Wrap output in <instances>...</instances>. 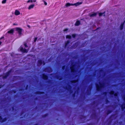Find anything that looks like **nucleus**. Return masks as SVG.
<instances>
[{
    "instance_id": "obj_28",
    "label": "nucleus",
    "mask_w": 125,
    "mask_h": 125,
    "mask_svg": "<svg viewBox=\"0 0 125 125\" xmlns=\"http://www.w3.org/2000/svg\"><path fill=\"white\" fill-rule=\"evenodd\" d=\"M1 43H2V42H0V45L1 44Z\"/></svg>"
},
{
    "instance_id": "obj_11",
    "label": "nucleus",
    "mask_w": 125,
    "mask_h": 125,
    "mask_svg": "<svg viewBox=\"0 0 125 125\" xmlns=\"http://www.w3.org/2000/svg\"><path fill=\"white\" fill-rule=\"evenodd\" d=\"M96 14L95 13L93 14L90 15V16L91 17H94L96 16Z\"/></svg>"
},
{
    "instance_id": "obj_29",
    "label": "nucleus",
    "mask_w": 125,
    "mask_h": 125,
    "mask_svg": "<svg viewBox=\"0 0 125 125\" xmlns=\"http://www.w3.org/2000/svg\"><path fill=\"white\" fill-rule=\"evenodd\" d=\"M97 89H98V87H97Z\"/></svg>"
},
{
    "instance_id": "obj_30",
    "label": "nucleus",
    "mask_w": 125,
    "mask_h": 125,
    "mask_svg": "<svg viewBox=\"0 0 125 125\" xmlns=\"http://www.w3.org/2000/svg\"><path fill=\"white\" fill-rule=\"evenodd\" d=\"M44 63H43V65H44Z\"/></svg>"
},
{
    "instance_id": "obj_7",
    "label": "nucleus",
    "mask_w": 125,
    "mask_h": 125,
    "mask_svg": "<svg viewBox=\"0 0 125 125\" xmlns=\"http://www.w3.org/2000/svg\"><path fill=\"white\" fill-rule=\"evenodd\" d=\"M34 6V4H31L30 5L28 8V9L29 10H30L31 8H33Z\"/></svg>"
},
{
    "instance_id": "obj_18",
    "label": "nucleus",
    "mask_w": 125,
    "mask_h": 125,
    "mask_svg": "<svg viewBox=\"0 0 125 125\" xmlns=\"http://www.w3.org/2000/svg\"><path fill=\"white\" fill-rule=\"evenodd\" d=\"M103 14V13H99V16H101Z\"/></svg>"
},
{
    "instance_id": "obj_13",
    "label": "nucleus",
    "mask_w": 125,
    "mask_h": 125,
    "mask_svg": "<svg viewBox=\"0 0 125 125\" xmlns=\"http://www.w3.org/2000/svg\"><path fill=\"white\" fill-rule=\"evenodd\" d=\"M6 0H3L2 1V4H4L6 3Z\"/></svg>"
},
{
    "instance_id": "obj_21",
    "label": "nucleus",
    "mask_w": 125,
    "mask_h": 125,
    "mask_svg": "<svg viewBox=\"0 0 125 125\" xmlns=\"http://www.w3.org/2000/svg\"><path fill=\"white\" fill-rule=\"evenodd\" d=\"M110 93L111 94H113L114 92L113 91H111V92Z\"/></svg>"
},
{
    "instance_id": "obj_10",
    "label": "nucleus",
    "mask_w": 125,
    "mask_h": 125,
    "mask_svg": "<svg viewBox=\"0 0 125 125\" xmlns=\"http://www.w3.org/2000/svg\"><path fill=\"white\" fill-rule=\"evenodd\" d=\"M43 78L44 79H46L47 78V77L46 75L43 74Z\"/></svg>"
},
{
    "instance_id": "obj_16",
    "label": "nucleus",
    "mask_w": 125,
    "mask_h": 125,
    "mask_svg": "<svg viewBox=\"0 0 125 125\" xmlns=\"http://www.w3.org/2000/svg\"><path fill=\"white\" fill-rule=\"evenodd\" d=\"M44 2V4L45 5H47V3L45 1H43Z\"/></svg>"
},
{
    "instance_id": "obj_4",
    "label": "nucleus",
    "mask_w": 125,
    "mask_h": 125,
    "mask_svg": "<svg viewBox=\"0 0 125 125\" xmlns=\"http://www.w3.org/2000/svg\"><path fill=\"white\" fill-rule=\"evenodd\" d=\"M82 3V2H77L76 3L73 4V6H77L81 4Z\"/></svg>"
},
{
    "instance_id": "obj_24",
    "label": "nucleus",
    "mask_w": 125,
    "mask_h": 125,
    "mask_svg": "<svg viewBox=\"0 0 125 125\" xmlns=\"http://www.w3.org/2000/svg\"><path fill=\"white\" fill-rule=\"evenodd\" d=\"M4 37H1L0 38V39L1 40V39H3L4 38Z\"/></svg>"
},
{
    "instance_id": "obj_3",
    "label": "nucleus",
    "mask_w": 125,
    "mask_h": 125,
    "mask_svg": "<svg viewBox=\"0 0 125 125\" xmlns=\"http://www.w3.org/2000/svg\"><path fill=\"white\" fill-rule=\"evenodd\" d=\"M73 4L70 3H67L66 4L65 6L66 8H67L70 6H73Z\"/></svg>"
},
{
    "instance_id": "obj_2",
    "label": "nucleus",
    "mask_w": 125,
    "mask_h": 125,
    "mask_svg": "<svg viewBox=\"0 0 125 125\" xmlns=\"http://www.w3.org/2000/svg\"><path fill=\"white\" fill-rule=\"evenodd\" d=\"M20 50L21 52H27L28 50L25 49H24L22 47H21L20 48Z\"/></svg>"
},
{
    "instance_id": "obj_26",
    "label": "nucleus",
    "mask_w": 125,
    "mask_h": 125,
    "mask_svg": "<svg viewBox=\"0 0 125 125\" xmlns=\"http://www.w3.org/2000/svg\"><path fill=\"white\" fill-rule=\"evenodd\" d=\"M27 27H28L29 28H30V26L29 25H28L27 26Z\"/></svg>"
},
{
    "instance_id": "obj_20",
    "label": "nucleus",
    "mask_w": 125,
    "mask_h": 125,
    "mask_svg": "<svg viewBox=\"0 0 125 125\" xmlns=\"http://www.w3.org/2000/svg\"><path fill=\"white\" fill-rule=\"evenodd\" d=\"M37 38H35V39H34V42H35L36 40H37Z\"/></svg>"
},
{
    "instance_id": "obj_5",
    "label": "nucleus",
    "mask_w": 125,
    "mask_h": 125,
    "mask_svg": "<svg viewBox=\"0 0 125 125\" xmlns=\"http://www.w3.org/2000/svg\"><path fill=\"white\" fill-rule=\"evenodd\" d=\"M14 14L16 15H18L20 14V12L19 11L16 10L15 11Z\"/></svg>"
},
{
    "instance_id": "obj_19",
    "label": "nucleus",
    "mask_w": 125,
    "mask_h": 125,
    "mask_svg": "<svg viewBox=\"0 0 125 125\" xmlns=\"http://www.w3.org/2000/svg\"><path fill=\"white\" fill-rule=\"evenodd\" d=\"M123 24H122L120 26L121 29L122 30L123 29Z\"/></svg>"
},
{
    "instance_id": "obj_25",
    "label": "nucleus",
    "mask_w": 125,
    "mask_h": 125,
    "mask_svg": "<svg viewBox=\"0 0 125 125\" xmlns=\"http://www.w3.org/2000/svg\"><path fill=\"white\" fill-rule=\"evenodd\" d=\"M13 25H17V24H16L14 23L13 24Z\"/></svg>"
},
{
    "instance_id": "obj_14",
    "label": "nucleus",
    "mask_w": 125,
    "mask_h": 125,
    "mask_svg": "<svg viewBox=\"0 0 125 125\" xmlns=\"http://www.w3.org/2000/svg\"><path fill=\"white\" fill-rule=\"evenodd\" d=\"M71 38V36L70 35H68L66 36V38H67L70 39Z\"/></svg>"
},
{
    "instance_id": "obj_23",
    "label": "nucleus",
    "mask_w": 125,
    "mask_h": 125,
    "mask_svg": "<svg viewBox=\"0 0 125 125\" xmlns=\"http://www.w3.org/2000/svg\"><path fill=\"white\" fill-rule=\"evenodd\" d=\"M72 36L73 37H74L75 36V35H74V34H73L72 35Z\"/></svg>"
},
{
    "instance_id": "obj_22",
    "label": "nucleus",
    "mask_w": 125,
    "mask_h": 125,
    "mask_svg": "<svg viewBox=\"0 0 125 125\" xmlns=\"http://www.w3.org/2000/svg\"><path fill=\"white\" fill-rule=\"evenodd\" d=\"M67 30H68V29H66L64 30L63 31H67Z\"/></svg>"
},
{
    "instance_id": "obj_9",
    "label": "nucleus",
    "mask_w": 125,
    "mask_h": 125,
    "mask_svg": "<svg viewBox=\"0 0 125 125\" xmlns=\"http://www.w3.org/2000/svg\"><path fill=\"white\" fill-rule=\"evenodd\" d=\"M36 0H29L28 1H27V3H29V2H32L33 1L34 2H36Z\"/></svg>"
},
{
    "instance_id": "obj_17",
    "label": "nucleus",
    "mask_w": 125,
    "mask_h": 125,
    "mask_svg": "<svg viewBox=\"0 0 125 125\" xmlns=\"http://www.w3.org/2000/svg\"><path fill=\"white\" fill-rule=\"evenodd\" d=\"M38 63H40V64H42V61H38Z\"/></svg>"
},
{
    "instance_id": "obj_27",
    "label": "nucleus",
    "mask_w": 125,
    "mask_h": 125,
    "mask_svg": "<svg viewBox=\"0 0 125 125\" xmlns=\"http://www.w3.org/2000/svg\"><path fill=\"white\" fill-rule=\"evenodd\" d=\"M115 95V96H116V95H117V94H115V95Z\"/></svg>"
},
{
    "instance_id": "obj_6",
    "label": "nucleus",
    "mask_w": 125,
    "mask_h": 125,
    "mask_svg": "<svg viewBox=\"0 0 125 125\" xmlns=\"http://www.w3.org/2000/svg\"><path fill=\"white\" fill-rule=\"evenodd\" d=\"M14 31V30L13 29H12L9 31L8 32V33L9 34H13Z\"/></svg>"
},
{
    "instance_id": "obj_1",
    "label": "nucleus",
    "mask_w": 125,
    "mask_h": 125,
    "mask_svg": "<svg viewBox=\"0 0 125 125\" xmlns=\"http://www.w3.org/2000/svg\"><path fill=\"white\" fill-rule=\"evenodd\" d=\"M16 31L18 32L19 35L21 34V32L22 31V29L20 28L17 27L15 28Z\"/></svg>"
},
{
    "instance_id": "obj_12",
    "label": "nucleus",
    "mask_w": 125,
    "mask_h": 125,
    "mask_svg": "<svg viewBox=\"0 0 125 125\" xmlns=\"http://www.w3.org/2000/svg\"><path fill=\"white\" fill-rule=\"evenodd\" d=\"M24 46H25V48H27L28 47V46L27 45V43H26L25 42H24Z\"/></svg>"
},
{
    "instance_id": "obj_8",
    "label": "nucleus",
    "mask_w": 125,
    "mask_h": 125,
    "mask_svg": "<svg viewBox=\"0 0 125 125\" xmlns=\"http://www.w3.org/2000/svg\"><path fill=\"white\" fill-rule=\"evenodd\" d=\"M80 22L79 21H77L75 24L76 26H78L80 25Z\"/></svg>"
},
{
    "instance_id": "obj_15",
    "label": "nucleus",
    "mask_w": 125,
    "mask_h": 125,
    "mask_svg": "<svg viewBox=\"0 0 125 125\" xmlns=\"http://www.w3.org/2000/svg\"><path fill=\"white\" fill-rule=\"evenodd\" d=\"M71 70L72 72H73L74 71V67H71Z\"/></svg>"
}]
</instances>
